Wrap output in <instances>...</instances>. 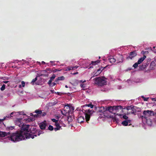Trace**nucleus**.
I'll return each instance as SVG.
<instances>
[{"label": "nucleus", "instance_id": "obj_46", "mask_svg": "<svg viewBox=\"0 0 156 156\" xmlns=\"http://www.w3.org/2000/svg\"><path fill=\"white\" fill-rule=\"evenodd\" d=\"M56 84V83H55L54 82V83H53L51 84V85H50V86H51V87H53V86H55Z\"/></svg>", "mask_w": 156, "mask_h": 156}, {"label": "nucleus", "instance_id": "obj_28", "mask_svg": "<svg viewBox=\"0 0 156 156\" xmlns=\"http://www.w3.org/2000/svg\"><path fill=\"white\" fill-rule=\"evenodd\" d=\"M146 68V66L143 64L142 65L140 66V69L141 70L144 69Z\"/></svg>", "mask_w": 156, "mask_h": 156}, {"label": "nucleus", "instance_id": "obj_8", "mask_svg": "<svg viewBox=\"0 0 156 156\" xmlns=\"http://www.w3.org/2000/svg\"><path fill=\"white\" fill-rule=\"evenodd\" d=\"M13 114V113H11L10 115L9 116H6L4 119H0V124H1L3 120L5 119L6 117L8 118H11L12 116V115ZM10 134V132H2L0 131V136L1 137H5L6 136H7L8 135H9Z\"/></svg>", "mask_w": 156, "mask_h": 156}, {"label": "nucleus", "instance_id": "obj_36", "mask_svg": "<svg viewBox=\"0 0 156 156\" xmlns=\"http://www.w3.org/2000/svg\"><path fill=\"white\" fill-rule=\"evenodd\" d=\"M35 120V119L34 118H28L27 119V121L28 122H33Z\"/></svg>", "mask_w": 156, "mask_h": 156}, {"label": "nucleus", "instance_id": "obj_20", "mask_svg": "<svg viewBox=\"0 0 156 156\" xmlns=\"http://www.w3.org/2000/svg\"><path fill=\"white\" fill-rule=\"evenodd\" d=\"M78 67V66H68L66 68V70H74L77 69Z\"/></svg>", "mask_w": 156, "mask_h": 156}, {"label": "nucleus", "instance_id": "obj_40", "mask_svg": "<svg viewBox=\"0 0 156 156\" xmlns=\"http://www.w3.org/2000/svg\"><path fill=\"white\" fill-rule=\"evenodd\" d=\"M142 98L145 101H148V99H149L148 98H146L144 97V96H142Z\"/></svg>", "mask_w": 156, "mask_h": 156}, {"label": "nucleus", "instance_id": "obj_32", "mask_svg": "<svg viewBox=\"0 0 156 156\" xmlns=\"http://www.w3.org/2000/svg\"><path fill=\"white\" fill-rule=\"evenodd\" d=\"M56 76L55 74H53L52 76L50 77V80L52 81L55 78Z\"/></svg>", "mask_w": 156, "mask_h": 156}, {"label": "nucleus", "instance_id": "obj_1", "mask_svg": "<svg viewBox=\"0 0 156 156\" xmlns=\"http://www.w3.org/2000/svg\"><path fill=\"white\" fill-rule=\"evenodd\" d=\"M117 106H110L105 108H101L99 110V112L103 113L104 115L106 117H109L113 119V122H117L116 116L117 114Z\"/></svg>", "mask_w": 156, "mask_h": 156}, {"label": "nucleus", "instance_id": "obj_56", "mask_svg": "<svg viewBox=\"0 0 156 156\" xmlns=\"http://www.w3.org/2000/svg\"><path fill=\"white\" fill-rule=\"evenodd\" d=\"M21 85H19V88H21Z\"/></svg>", "mask_w": 156, "mask_h": 156}, {"label": "nucleus", "instance_id": "obj_33", "mask_svg": "<svg viewBox=\"0 0 156 156\" xmlns=\"http://www.w3.org/2000/svg\"><path fill=\"white\" fill-rule=\"evenodd\" d=\"M138 64H139L138 62H136L133 65V66L134 68H136L138 66Z\"/></svg>", "mask_w": 156, "mask_h": 156}, {"label": "nucleus", "instance_id": "obj_49", "mask_svg": "<svg viewBox=\"0 0 156 156\" xmlns=\"http://www.w3.org/2000/svg\"><path fill=\"white\" fill-rule=\"evenodd\" d=\"M148 64V63L147 64V63H143V64L144 65H145L146 66V67H147V66Z\"/></svg>", "mask_w": 156, "mask_h": 156}, {"label": "nucleus", "instance_id": "obj_61", "mask_svg": "<svg viewBox=\"0 0 156 156\" xmlns=\"http://www.w3.org/2000/svg\"><path fill=\"white\" fill-rule=\"evenodd\" d=\"M37 62L39 64H41L40 62Z\"/></svg>", "mask_w": 156, "mask_h": 156}, {"label": "nucleus", "instance_id": "obj_52", "mask_svg": "<svg viewBox=\"0 0 156 156\" xmlns=\"http://www.w3.org/2000/svg\"><path fill=\"white\" fill-rule=\"evenodd\" d=\"M60 92H57L56 93V94H57L58 95H60Z\"/></svg>", "mask_w": 156, "mask_h": 156}, {"label": "nucleus", "instance_id": "obj_26", "mask_svg": "<svg viewBox=\"0 0 156 156\" xmlns=\"http://www.w3.org/2000/svg\"><path fill=\"white\" fill-rule=\"evenodd\" d=\"M90 107L91 108H93L94 106V105H93L92 104L90 103L89 104H86L85 105L83 106V107Z\"/></svg>", "mask_w": 156, "mask_h": 156}, {"label": "nucleus", "instance_id": "obj_50", "mask_svg": "<svg viewBox=\"0 0 156 156\" xmlns=\"http://www.w3.org/2000/svg\"><path fill=\"white\" fill-rule=\"evenodd\" d=\"M41 63L43 64H45V62H44V61H42L41 62Z\"/></svg>", "mask_w": 156, "mask_h": 156}, {"label": "nucleus", "instance_id": "obj_39", "mask_svg": "<svg viewBox=\"0 0 156 156\" xmlns=\"http://www.w3.org/2000/svg\"><path fill=\"white\" fill-rule=\"evenodd\" d=\"M37 80V76L35 78L33 79L31 82V83H34Z\"/></svg>", "mask_w": 156, "mask_h": 156}, {"label": "nucleus", "instance_id": "obj_55", "mask_svg": "<svg viewBox=\"0 0 156 156\" xmlns=\"http://www.w3.org/2000/svg\"><path fill=\"white\" fill-rule=\"evenodd\" d=\"M154 52L155 53H156V50L155 49L154 50Z\"/></svg>", "mask_w": 156, "mask_h": 156}, {"label": "nucleus", "instance_id": "obj_62", "mask_svg": "<svg viewBox=\"0 0 156 156\" xmlns=\"http://www.w3.org/2000/svg\"><path fill=\"white\" fill-rule=\"evenodd\" d=\"M76 82H77H77H78V80H76Z\"/></svg>", "mask_w": 156, "mask_h": 156}, {"label": "nucleus", "instance_id": "obj_10", "mask_svg": "<svg viewBox=\"0 0 156 156\" xmlns=\"http://www.w3.org/2000/svg\"><path fill=\"white\" fill-rule=\"evenodd\" d=\"M71 109L73 110L74 109L73 107L70 106L69 105L67 104L64 108V111L66 112L65 114L69 113V110Z\"/></svg>", "mask_w": 156, "mask_h": 156}, {"label": "nucleus", "instance_id": "obj_34", "mask_svg": "<svg viewBox=\"0 0 156 156\" xmlns=\"http://www.w3.org/2000/svg\"><path fill=\"white\" fill-rule=\"evenodd\" d=\"M5 84H3L0 88L1 91H3L5 89Z\"/></svg>", "mask_w": 156, "mask_h": 156}, {"label": "nucleus", "instance_id": "obj_6", "mask_svg": "<svg viewBox=\"0 0 156 156\" xmlns=\"http://www.w3.org/2000/svg\"><path fill=\"white\" fill-rule=\"evenodd\" d=\"M94 80L95 83L99 86H102L107 84V81L100 77L95 78Z\"/></svg>", "mask_w": 156, "mask_h": 156}, {"label": "nucleus", "instance_id": "obj_63", "mask_svg": "<svg viewBox=\"0 0 156 156\" xmlns=\"http://www.w3.org/2000/svg\"><path fill=\"white\" fill-rule=\"evenodd\" d=\"M155 48V47L154 46L153 47V48L154 49V48Z\"/></svg>", "mask_w": 156, "mask_h": 156}, {"label": "nucleus", "instance_id": "obj_27", "mask_svg": "<svg viewBox=\"0 0 156 156\" xmlns=\"http://www.w3.org/2000/svg\"><path fill=\"white\" fill-rule=\"evenodd\" d=\"M100 62V60H98L96 61L93 62L92 61L91 64H92V65H95L96 64H97L98 63H99Z\"/></svg>", "mask_w": 156, "mask_h": 156}, {"label": "nucleus", "instance_id": "obj_2", "mask_svg": "<svg viewBox=\"0 0 156 156\" xmlns=\"http://www.w3.org/2000/svg\"><path fill=\"white\" fill-rule=\"evenodd\" d=\"M26 136H25L24 135L21 131H19L12 133L8 136V137L9 140H11L12 141H19L24 140L25 139H28Z\"/></svg>", "mask_w": 156, "mask_h": 156}, {"label": "nucleus", "instance_id": "obj_31", "mask_svg": "<svg viewBox=\"0 0 156 156\" xmlns=\"http://www.w3.org/2000/svg\"><path fill=\"white\" fill-rule=\"evenodd\" d=\"M14 128V126H11L10 127H7L6 129L7 130H12Z\"/></svg>", "mask_w": 156, "mask_h": 156}, {"label": "nucleus", "instance_id": "obj_45", "mask_svg": "<svg viewBox=\"0 0 156 156\" xmlns=\"http://www.w3.org/2000/svg\"><path fill=\"white\" fill-rule=\"evenodd\" d=\"M52 81L50 80H49V81L48 82V84L49 85V86H50L51 84V82Z\"/></svg>", "mask_w": 156, "mask_h": 156}, {"label": "nucleus", "instance_id": "obj_12", "mask_svg": "<svg viewBox=\"0 0 156 156\" xmlns=\"http://www.w3.org/2000/svg\"><path fill=\"white\" fill-rule=\"evenodd\" d=\"M137 54L135 51H132L130 53L129 56L127 58V59L130 58L131 59H132Z\"/></svg>", "mask_w": 156, "mask_h": 156}, {"label": "nucleus", "instance_id": "obj_17", "mask_svg": "<svg viewBox=\"0 0 156 156\" xmlns=\"http://www.w3.org/2000/svg\"><path fill=\"white\" fill-rule=\"evenodd\" d=\"M123 59V58L122 55L118 54V63L122 62Z\"/></svg>", "mask_w": 156, "mask_h": 156}, {"label": "nucleus", "instance_id": "obj_18", "mask_svg": "<svg viewBox=\"0 0 156 156\" xmlns=\"http://www.w3.org/2000/svg\"><path fill=\"white\" fill-rule=\"evenodd\" d=\"M55 125L56 126V127L54 128V130L55 131H56L57 130H60V129L61 128V126H60L58 122L56 123Z\"/></svg>", "mask_w": 156, "mask_h": 156}, {"label": "nucleus", "instance_id": "obj_60", "mask_svg": "<svg viewBox=\"0 0 156 156\" xmlns=\"http://www.w3.org/2000/svg\"><path fill=\"white\" fill-rule=\"evenodd\" d=\"M69 117H68V121H69V122L70 121H69Z\"/></svg>", "mask_w": 156, "mask_h": 156}, {"label": "nucleus", "instance_id": "obj_13", "mask_svg": "<svg viewBox=\"0 0 156 156\" xmlns=\"http://www.w3.org/2000/svg\"><path fill=\"white\" fill-rule=\"evenodd\" d=\"M107 66H106L104 67L102 66H101L100 68L97 70V72L95 73L94 74V76H96L98 75Z\"/></svg>", "mask_w": 156, "mask_h": 156}, {"label": "nucleus", "instance_id": "obj_42", "mask_svg": "<svg viewBox=\"0 0 156 156\" xmlns=\"http://www.w3.org/2000/svg\"><path fill=\"white\" fill-rule=\"evenodd\" d=\"M46 115V112H42V113L41 114V116H42V117Z\"/></svg>", "mask_w": 156, "mask_h": 156}, {"label": "nucleus", "instance_id": "obj_21", "mask_svg": "<svg viewBox=\"0 0 156 156\" xmlns=\"http://www.w3.org/2000/svg\"><path fill=\"white\" fill-rule=\"evenodd\" d=\"M146 57L145 55H144L143 57H141L139 59L137 62L139 64H140L145 59Z\"/></svg>", "mask_w": 156, "mask_h": 156}, {"label": "nucleus", "instance_id": "obj_47", "mask_svg": "<svg viewBox=\"0 0 156 156\" xmlns=\"http://www.w3.org/2000/svg\"><path fill=\"white\" fill-rule=\"evenodd\" d=\"M9 82L8 81H3L2 83H7Z\"/></svg>", "mask_w": 156, "mask_h": 156}, {"label": "nucleus", "instance_id": "obj_57", "mask_svg": "<svg viewBox=\"0 0 156 156\" xmlns=\"http://www.w3.org/2000/svg\"><path fill=\"white\" fill-rule=\"evenodd\" d=\"M86 82V80H85L84 81H83V83H85Z\"/></svg>", "mask_w": 156, "mask_h": 156}, {"label": "nucleus", "instance_id": "obj_11", "mask_svg": "<svg viewBox=\"0 0 156 156\" xmlns=\"http://www.w3.org/2000/svg\"><path fill=\"white\" fill-rule=\"evenodd\" d=\"M126 107H125L124 108H123V107L121 105H118V112H119L118 113L121 114L124 113L123 110L126 109Z\"/></svg>", "mask_w": 156, "mask_h": 156}, {"label": "nucleus", "instance_id": "obj_43", "mask_svg": "<svg viewBox=\"0 0 156 156\" xmlns=\"http://www.w3.org/2000/svg\"><path fill=\"white\" fill-rule=\"evenodd\" d=\"M21 81L19 79H16L15 82L17 83H19Z\"/></svg>", "mask_w": 156, "mask_h": 156}, {"label": "nucleus", "instance_id": "obj_29", "mask_svg": "<svg viewBox=\"0 0 156 156\" xmlns=\"http://www.w3.org/2000/svg\"><path fill=\"white\" fill-rule=\"evenodd\" d=\"M51 70L50 68H47L45 70H43L42 71V72L44 73H45L47 72L48 71H50Z\"/></svg>", "mask_w": 156, "mask_h": 156}, {"label": "nucleus", "instance_id": "obj_14", "mask_svg": "<svg viewBox=\"0 0 156 156\" xmlns=\"http://www.w3.org/2000/svg\"><path fill=\"white\" fill-rule=\"evenodd\" d=\"M156 66V59H154L152 61L150 64L149 66V69L150 70L154 69Z\"/></svg>", "mask_w": 156, "mask_h": 156}, {"label": "nucleus", "instance_id": "obj_7", "mask_svg": "<svg viewBox=\"0 0 156 156\" xmlns=\"http://www.w3.org/2000/svg\"><path fill=\"white\" fill-rule=\"evenodd\" d=\"M83 110H84L83 112L84 113L86 121L88 123V121L90 120V116L92 115L93 113L94 112H95L94 110H90V109L86 110L83 109Z\"/></svg>", "mask_w": 156, "mask_h": 156}, {"label": "nucleus", "instance_id": "obj_64", "mask_svg": "<svg viewBox=\"0 0 156 156\" xmlns=\"http://www.w3.org/2000/svg\"><path fill=\"white\" fill-rule=\"evenodd\" d=\"M8 86H9V84H8Z\"/></svg>", "mask_w": 156, "mask_h": 156}, {"label": "nucleus", "instance_id": "obj_25", "mask_svg": "<svg viewBox=\"0 0 156 156\" xmlns=\"http://www.w3.org/2000/svg\"><path fill=\"white\" fill-rule=\"evenodd\" d=\"M65 79V77L64 76H61L60 77H58L57 79H56L55 81L57 82L59 80H63Z\"/></svg>", "mask_w": 156, "mask_h": 156}, {"label": "nucleus", "instance_id": "obj_5", "mask_svg": "<svg viewBox=\"0 0 156 156\" xmlns=\"http://www.w3.org/2000/svg\"><path fill=\"white\" fill-rule=\"evenodd\" d=\"M143 115L140 116L142 119H145L146 120L150 119L151 117L154 116V111L149 110H144L143 113Z\"/></svg>", "mask_w": 156, "mask_h": 156}, {"label": "nucleus", "instance_id": "obj_22", "mask_svg": "<svg viewBox=\"0 0 156 156\" xmlns=\"http://www.w3.org/2000/svg\"><path fill=\"white\" fill-rule=\"evenodd\" d=\"M118 115L120 116V117L121 118H123L125 120L128 119V117L126 116L125 115H123L122 114H121L120 113H118Z\"/></svg>", "mask_w": 156, "mask_h": 156}, {"label": "nucleus", "instance_id": "obj_44", "mask_svg": "<svg viewBox=\"0 0 156 156\" xmlns=\"http://www.w3.org/2000/svg\"><path fill=\"white\" fill-rule=\"evenodd\" d=\"M22 86L23 87H24L25 86V83L24 81H22L21 82Z\"/></svg>", "mask_w": 156, "mask_h": 156}, {"label": "nucleus", "instance_id": "obj_23", "mask_svg": "<svg viewBox=\"0 0 156 156\" xmlns=\"http://www.w3.org/2000/svg\"><path fill=\"white\" fill-rule=\"evenodd\" d=\"M108 60L109 62L111 63H112L115 62L116 61L115 59L113 56H111L109 58H108Z\"/></svg>", "mask_w": 156, "mask_h": 156}, {"label": "nucleus", "instance_id": "obj_54", "mask_svg": "<svg viewBox=\"0 0 156 156\" xmlns=\"http://www.w3.org/2000/svg\"><path fill=\"white\" fill-rule=\"evenodd\" d=\"M50 62L52 63V65L54 63V62H53L52 61H51Z\"/></svg>", "mask_w": 156, "mask_h": 156}, {"label": "nucleus", "instance_id": "obj_16", "mask_svg": "<svg viewBox=\"0 0 156 156\" xmlns=\"http://www.w3.org/2000/svg\"><path fill=\"white\" fill-rule=\"evenodd\" d=\"M46 121H44L40 124L39 127L41 129H44L46 127Z\"/></svg>", "mask_w": 156, "mask_h": 156}, {"label": "nucleus", "instance_id": "obj_53", "mask_svg": "<svg viewBox=\"0 0 156 156\" xmlns=\"http://www.w3.org/2000/svg\"><path fill=\"white\" fill-rule=\"evenodd\" d=\"M80 83H83V80H81L80 81Z\"/></svg>", "mask_w": 156, "mask_h": 156}, {"label": "nucleus", "instance_id": "obj_59", "mask_svg": "<svg viewBox=\"0 0 156 156\" xmlns=\"http://www.w3.org/2000/svg\"><path fill=\"white\" fill-rule=\"evenodd\" d=\"M65 87L66 88H68V86L66 85L65 86Z\"/></svg>", "mask_w": 156, "mask_h": 156}, {"label": "nucleus", "instance_id": "obj_58", "mask_svg": "<svg viewBox=\"0 0 156 156\" xmlns=\"http://www.w3.org/2000/svg\"><path fill=\"white\" fill-rule=\"evenodd\" d=\"M20 123V124L19 125V126H21V123Z\"/></svg>", "mask_w": 156, "mask_h": 156}, {"label": "nucleus", "instance_id": "obj_30", "mask_svg": "<svg viewBox=\"0 0 156 156\" xmlns=\"http://www.w3.org/2000/svg\"><path fill=\"white\" fill-rule=\"evenodd\" d=\"M5 94L7 96L9 97L11 93L9 90L6 91Z\"/></svg>", "mask_w": 156, "mask_h": 156}, {"label": "nucleus", "instance_id": "obj_24", "mask_svg": "<svg viewBox=\"0 0 156 156\" xmlns=\"http://www.w3.org/2000/svg\"><path fill=\"white\" fill-rule=\"evenodd\" d=\"M35 113L37 114L39 117H40L41 114L42 113V111L39 109H37L35 110Z\"/></svg>", "mask_w": 156, "mask_h": 156}, {"label": "nucleus", "instance_id": "obj_51", "mask_svg": "<svg viewBox=\"0 0 156 156\" xmlns=\"http://www.w3.org/2000/svg\"><path fill=\"white\" fill-rule=\"evenodd\" d=\"M57 71H58L57 69H55L54 70V72H56Z\"/></svg>", "mask_w": 156, "mask_h": 156}, {"label": "nucleus", "instance_id": "obj_38", "mask_svg": "<svg viewBox=\"0 0 156 156\" xmlns=\"http://www.w3.org/2000/svg\"><path fill=\"white\" fill-rule=\"evenodd\" d=\"M30 115L32 116H33L34 118L39 117L37 114L33 115L32 113H31Z\"/></svg>", "mask_w": 156, "mask_h": 156}, {"label": "nucleus", "instance_id": "obj_15", "mask_svg": "<svg viewBox=\"0 0 156 156\" xmlns=\"http://www.w3.org/2000/svg\"><path fill=\"white\" fill-rule=\"evenodd\" d=\"M131 120L127 119L125 120V121L122 122V125L124 126H128L129 124V125H131Z\"/></svg>", "mask_w": 156, "mask_h": 156}, {"label": "nucleus", "instance_id": "obj_37", "mask_svg": "<svg viewBox=\"0 0 156 156\" xmlns=\"http://www.w3.org/2000/svg\"><path fill=\"white\" fill-rule=\"evenodd\" d=\"M48 129L49 130L52 131L53 130L54 128L52 126L50 125L48 126Z\"/></svg>", "mask_w": 156, "mask_h": 156}, {"label": "nucleus", "instance_id": "obj_35", "mask_svg": "<svg viewBox=\"0 0 156 156\" xmlns=\"http://www.w3.org/2000/svg\"><path fill=\"white\" fill-rule=\"evenodd\" d=\"M80 87L82 88H83V90H85V88L86 86V84H81L80 85Z\"/></svg>", "mask_w": 156, "mask_h": 156}, {"label": "nucleus", "instance_id": "obj_19", "mask_svg": "<svg viewBox=\"0 0 156 156\" xmlns=\"http://www.w3.org/2000/svg\"><path fill=\"white\" fill-rule=\"evenodd\" d=\"M84 118L83 117L80 116L78 117L77 121L78 122L81 123L84 122Z\"/></svg>", "mask_w": 156, "mask_h": 156}, {"label": "nucleus", "instance_id": "obj_3", "mask_svg": "<svg viewBox=\"0 0 156 156\" xmlns=\"http://www.w3.org/2000/svg\"><path fill=\"white\" fill-rule=\"evenodd\" d=\"M30 125H24L23 124L22 125V126L21 127V130L20 131H21L22 133L25 136L27 135V138L29 139L30 138H33V136L31 137V133H29L30 131L28 130Z\"/></svg>", "mask_w": 156, "mask_h": 156}, {"label": "nucleus", "instance_id": "obj_4", "mask_svg": "<svg viewBox=\"0 0 156 156\" xmlns=\"http://www.w3.org/2000/svg\"><path fill=\"white\" fill-rule=\"evenodd\" d=\"M126 109L128 111L127 112V115L132 114L136 115L137 112H139L140 111L138 109L140 110V108H139L133 105L127 106L126 107Z\"/></svg>", "mask_w": 156, "mask_h": 156}, {"label": "nucleus", "instance_id": "obj_48", "mask_svg": "<svg viewBox=\"0 0 156 156\" xmlns=\"http://www.w3.org/2000/svg\"><path fill=\"white\" fill-rule=\"evenodd\" d=\"M78 72H76V73H71V74H73V75H75V74H77L78 73Z\"/></svg>", "mask_w": 156, "mask_h": 156}, {"label": "nucleus", "instance_id": "obj_9", "mask_svg": "<svg viewBox=\"0 0 156 156\" xmlns=\"http://www.w3.org/2000/svg\"><path fill=\"white\" fill-rule=\"evenodd\" d=\"M42 131L40 130H37L36 129V128H33L32 130H31L30 131L29 133H30L31 134V137L33 136V138H31L32 139L34 138V136H37L36 134H37L38 136H39L41 133H42Z\"/></svg>", "mask_w": 156, "mask_h": 156}, {"label": "nucleus", "instance_id": "obj_41", "mask_svg": "<svg viewBox=\"0 0 156 156\" xmlns=\"http://www.w3.org/2000/svg\"><path fill=\"white\" fill-rule=\"evenodd\" d=\"M51 120L53 122H55V123H57V122H58V120H56V119H52Z\"/></svg>", "mask_w": 156, "mask_h": 156}]
</instances>
